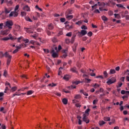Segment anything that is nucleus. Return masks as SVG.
I'll return each mask as SVG.
<instances>
[{
    "mask_svg": "<svg viewBox=\"0 0 129 129\" xmlns=\"http://www.w3.org/2000/svg\"><path fill=\"white\" fill-rule=\"evenodd\" d=\"M0 56L1 57H4L5 56L6 58H8L7 60V65L9 66L10 64H11V61H12V55H10V54L8 52H6L5 54L3 52H0Z\"/></svg>",
    "mask_w": 129,
    "mask_h": 129,
    "instance_id": "nucleus-1",
    "label": "nucleus"
},
{
    "mask_svg": "<svg viewBox=\"0 0 129 129\" xmlns=\"http://www.w3.org/2000/svg\"><path fill=\"white\" fill-rule=\"evenodd\" d=\"M14 22L12 20H8L5 22L6 27H8V29H12V26H13Z\"/></svg>",
    "mask_w": 129,
    "mask_h": 129,
    "instance_id": "nucleus-2",
    "label": "nucleus"
},
{
    "mask_svg": "<svg viewBox=\"0 0 129 129\" xmlns=\"http://www.w3.org/2000/svg\"><path fill=\"white\" fill-rule=\"evenodd\" d=\"M116 82V79L114 77H112L111 79H109L106 83L108 85H110V84H112V83H114Z\"/></svg>",
    "mask_w": 129,
    "mask_h": 129,
    "instance_id": "nucleus-3",
    "label": "nucleus"
},
{
    "mask_svg": "<svg viewBox=\"0 0 129 129\" xmlns=\"http://www.w3.org/2000/svg\"><path fill=\"white\" fill-rule=\"evenodd\" d=\"M19 16V13L17 11H12L9 14V17L11 18V17H14V18H17Z\"/></svg>",
    "mask_w": 129,
    "mask_h": 129,
    "instance_id": "nucleus-4",
    "label": "nucleus"
},
{
    "mask_svg": "<svg viewBox=\"0 0 129 129\" xmlns=\"http://www.w3.org/2000/svg\"><path fill=\"white\" fill-rule=\"evenodd\" d=\"M16 39L17 38H14L13 37H10V38L5 37V38L0 39L1 41H9V40H16Z\"/></svg>",
    "mask_w": 129,
    "mask_h": 129,
    "instance_id": "nucleus-5",
    "label": "nucleus"
},
{
    "mask_svg": "<svg viewBox=\"0 0 129 129\" xmlns=\"http://www.w3.org/2000/svg\"><path fill=\"white\" fill-rule=\"evenodd\" d=\"M83 121H85V122H86V123H89V120L88 119V118H87L86 116H87L86 115V114H84L83 115Z\"/></svg>",
    "mask_w": 129,
    "mask_h": 129,
    "instance_id": "nucleus-6",
    "label": "nucleus"
},
{
    "mask_svg": "<svg viewBox=\"0 0 129 129\" xmlns=\"http://www.w3.org/2000/svg\"><path fill=\"white\" fill-rule=\"evenodd\" d=\"M77 33V32L76 31H74V34H73V36L71 39V43L72 44H73V43H74V42H75V38L76 37Z\"/></svg>",
    "mask_w": 129,
    "mask_h": 129,
    "instance_id": "nucleus-7",
    "label": "nucleus"
},
{
    "mask_svg": "<svg viewBox=\"0 0 129 129\" xmlns=\"http://www.w3.org/2000/svg\"><path fill=\"white\" fill-rule=\"evenodd\" d=\"M10 33V31L9 30H6L4 31H1V34L3 35V36H7Z\"/></svg>",
    "mask_w": 129,
    "mask_h": 129,
    "instance_id": "nucleus-8",
    "label": "nucleus"
},
{
    "mask_svg": "<svg viewBox=\"0 0 129 129\" xmlns=\"http://www.w3.org/2000/svg\"><path fill=\"white\" fill-rule=\"evenodd\" d=\"M24 11H26V12H30L31 10L30 9V7L26 5L23 8Z\"/></svg>",
    "mask_w": 129,
    "mask_h": 129,
    "instance_id": "nucleus-9",
    "label": "nucleus"
},
{
    "mask_svg": "<svg viewBox=\"0 0 129 129\" xmlns=\"http://www.w3.org/2000/svg\"><path fill=\"white\" fill-rule=\"evenodd\" d=\"M72 10H71L70 9H68L67 10V11L66 12V15H71V14H72Z\"/></svg>",
    "mask_w": 129,
    "mask_h": 129,
    "instance_id": "nucleus-10",
    "label": "nucleus"
},
{
    "mask_svg": "<svg viewBox=\"0 0 129 129\" xmlns=\"http://www.w3.org/2000/svg\"><path fill=\"white\" fill-rule=\"evenodd\" d=\"M63 79L64 80H66L67 81H68V80H69V79H70V77L69 76V75H65Z\"/></svg>",
    "mask_w": 129,
    "mask_h": 129,
    "instance_id": "nucleus-11",
    "label": "nucleus"
},
{
    "mask_svg": "<svg viewBox=\"0 0 129 129\" xmlns=\"http://www.w3.org/2000/svg\"><path fill=\"white\" fill-rule=\"evenodd\" d=\"M48 29L49 30H53L54 29V25H53V24L50 23L48 25Z\"/></svg>",
    "mask_w": 129,
    "mask_h": 129,
    "instance_id": "nucleus-12",
    "label": "nucleus"
},
{
    "mask_svg": "<svg viewBox=\"0 0 129 129\" xmlns=\"http://www.w3.org/2000/svg\"><path fill=\"white\" fill-rule=\"evenodd\" d=\"M81 33L83 36H85V35L87 34V31L83 30H81Z\"/></svg>",
    "mask_w": 129,
    "mask_h": 129,
    "instance_id": "nucleus-13",
    "label": "nucleus"
},
{
    "mask_svg": "<svg viewBox=\"0 0 129 129\" xmlns=\"http://www.w3.org/2000/svg\"><path fill=\"white\" fill-rule=\"evenodd\" d=\"M66 19L71 20L73 19V15H66Z\"/></svg>",
    "mask_w": 129,
    "mask_h": 129,
    "instance_id": "nucleus-14",
    "label": "nucleus"
},
{
    "mask_svg": "<svg viewBox=\"0 0 129 129\" xmlns=\"http://www.w3.org/2000/svg\"><path fill=\"white\" fill-rule=\"evenodd\" d=\"M62 103H63V104H67L68 103V100L66 98H63L62 99Z\"/></svg>",
    "mask_w": 129,
    "mask_h": 129,
    "instance_id": "nucleus-15",
    "label": "nucleus"
},
{
    "mask_svg": "<svg viewBox=\"0 0 129 129\" xmlns=\"http://www.w3.org/2000/svg\"><path fill=\"white\" fill-rule=\"evenodd\" d=\"M116 72H115V70L114 69H111L109 71V74L111 75V74H115V73H116Z\"/></svg>",
    "mask_w": 129,
    "mask_h": 129,
    "instance_id": "nucleus-16",
    "label": "nucleus"
},
{
    "mask_svg": "<svg viewBox=\"0 0 129 129\" xmlns=\"http://www.w3.org/2000/svg\"><path fill=\"white\" fill-rule=\"evenodd\" d=\"M89 111H90V109L88 108L85 111V114H86L87 116H88L89 115Z\"/></svg>",
    "mask_w": 129,
    "mask_h": 129,
    "instance_id": "nucleus-17",
    "label": "nucleus"
},
{
    "mask_svg": "<svg viewBox=\"0 0 129 129\" xmlns=\"http://www.w3.org/2000/svg\"><path fill=\"white\" fill-rule=\"evenodd\" d=\"M25 94H26V93H21V94H18V92H16L15 94H14L13 95V97H14V96H16V95H18V96H20V95H25Z\"/></svg>",
    "mask_w": 129,
    "mask_h": 129,
    "instance_id": "nucleus-18",
    "label": "nucleus"
},
{
    "mask_svg": "<svg viewBox=\"0 0 129 129\" xmlns=\"http://www.w3.org/2000/svg\"><path fill=\"white\" fill-rule=\"evenodd\" d=\"M82 23H83V21L82 20H80L76 22V25H78V26H81V25H82Z\"/></svg>",
    "mask_w": 129,
    "mask_h": 129,
    "instance_id": "nucleus-19",
    "label": "nucleus"
},
{
    "mask_svg": "<svg viewBox=\"0 0 129 129\" xmlns=\"http://www.w3.org/2000/svg\"><path fill=\"white\" fill-rule=\"evenodd\" d=\"M75 99H80V98H81V95L79 94L76 95L75 96Z\"/></svg>",
    "mask_w": 129,
    "mask_h": 129,
    "instance_id": "nucleus-20",
    "label": "nucleus"
},
{
    "mask_svg": "<svg viewBox=\"0 0 129 129\" xmlns=\"http://www.w3.org/2000/svg\"><path fill=\"white\" fill-rule=\"evenodd\" d=\"M52 57H53V58H57V57H58V54L56 52H53L52 54Z\"/></svg>",
    "mask_w": 129,
    "mask_h": 129,
    "instance_id": "nucleus-21",
    "label": "nucleus"
},
{
    "mask_svg": "<svg viewBox=\"0 0 129 129\" xmlns=\"http://www.w3.org/2000/svg\"><path fill=\"white\" fill-rule=\"evenodd\" d=\"M75 32H76L77 33L76 34H78V36L79 38H80L81 37H83V35L82 34H81V32H79V31H75Z\"/></svg>",
    "mask_w": 129,
    "mask_h": 129,
    "instance_id": "nucleus-22",
    "label": "nucleus"
},
{
    "mask_svg": "<svg viewBox=\"0 0 129 129\" xmlns=\"http://www.w3.org/2000/svg\"><path fill=\"white\" fill-rule=\"evenodd\" d=\"M104 120H105V121H110V117H104Z\"/></svg>",
    "mask_w": 129,
    "mask_h": 129,
    "instance_id": "nucleus-23",
    "label": "nucleus"
},
{
    "mask_svg": "<svg viewBox=\"0 0 129 129\" xmlns=\"http://www.w3.org/2000/svg\"><path fill=\"white\" fill-rule=\"evenodd\" d=\"M71 71L74 72V73H77V71H76V68H73L71 69Z\"/></svg>",
    "mask_w": 129,
    "mask_h": 129,
    "instance_id": "nucleus-24",
    "label": "nucleus"
},
{
    "mask_svg": "<svg viewBox=\"0 0 129 129\" xmlns=\"http://www.w3.org/2000/svg\"><path fill=\"white\" fill-rule=\"evenodd\" d=\"M72 83H73V85H78V84H79V83H80V82L77 81H73V82H72Z\"/></svg>",
    "mask_w": 129,
    "mask_h": 129,
    "instance_id": "nucleus-25",
    "label": "nucleus"
},
{
    "mask_svg": "<svg viewBox=\"0 0 129 129\" xmlns=\"http://www.w3.org/2000/svg\"><path fill=\"white\" fill-rule=\"evenodd\" d=\"M15 29H16V31H20L21 29V26L19 25H15Z\"/></svg>",
    "mask_w": 129,
    "mask_h": 129,
    "instance_id": "nucleus-26",
    "label": "nucleus"
},
{
    "mask_svg": "<svg viewBox=\"0 0 129 129\" xmlns=\"http://www.w3.org/2000/svg\"><path fill=\"white\" fill-rule=\"evenodd\" d=\"M25 20L27 22H33V21H32V20L30 19V17H25Z\"/></svg>",
    "mask_w": 129,
    "mask_h": 129,
    "instance_id": "nucleus-27",
    "label": "nucleus"
},
{
    "mask_svg": "<svg viewBox=\"0 0 129 129\" xmlns=\"http://www.w3.org/2000/svg\"><path fill=\"white\" fill-rule=\"evenodd\" d=\"M103 75H104V77H105V78H107V77H108V74L107 73V72L104 71L103 72Z\"/></svg>",
    "mask_w": 129,
    "mask_h": 129,
    "instance_id": "nucleus-28",
    "label": "nucleus"
},
{
    "mask_svg": "<svg viewBox=\"0 0 129 129\" xmlns=\"http://www.w3.org/2000/svg\"><path fill=\"white\" fill-rule=\"evenodd\" d=\"M5 13L6 15H7V14H9V13H11V10L7 9V8H5Z\"/></svg>",
    "mask_w": 129,
    "mask_h": 129,
    "instance_id": "nucleus-29",
    "label": "nucleus"
},
{
    "mask_svg": "<svg viewBox=\"0 0 129 129\" xmlns=\"http://www.w3.org/2000/svg\"><path fill=\"white\" fill-rule=\"evenodd\" d=\"M33 93H34V91H32V90H30L27 91V95H31V94H33Z\"/></svg>",
    "mask_w": 129,
    "mask_h": 129,
    "instance_id": "nucleus-30",
    "label": "nucleus"
},
{
    "mask_svg": "<svg viewBox=\"0 0 129 129\" xmlns=\"http://www.w3.org/2000/svg\"><path fill=\"white\" fill-rule=\"evenodd\" d=\"M54 94H55V95H56V96H58V97H61V93H60L59 92H54Z\"/></svg>",
    "mask_w": 129,
    "mask_h": 129,
    "instance_id": "nucleus-31",
    "label": "nucleus"
},
{
    "mask_svg": "<svg viewBox=\"0 0 129 129\" xmlns=\"http://www.w3.org/2000/svg\"><path fill=\"white\" fill-rule=\"evenodd\" d=\"M102 20H103V21H107L108 19L105 16H102Z\"/></svg>",
    "mask_w": 129,
    "mask_h": 129,
    "instance_id": "nucleus-32",
    "label": "nucleus"
},
{
    "mask_svg": "<svg viewBox=\"0 0 129 129\" xmlns=\"http://www.w3.org/2000/svg\"><path fill=\"white\" fill-rule=\"evenodd\" d=\"M17 89H18V88L17 87H14L12 88L11 90L12 92H14V91H16V90H17Z\"/></svg>",
    "mask_w": 129,
    "mask_h": 129,
    "instance_id": "nucleus-33",
    "label": "nucleus"
},
{
    "mask_svg": "<svg viewBox=\"0 0 129 129\" xmlns=\"http://www.w3.org/2000/svg\"><path fill=\"white\" fill-rule=\"evenodd\" d=\"M76 88V86H74L73 85H71V86L68 87V89H73Z\"/></svg>",
    "mask_w": 129,
    "mask_h": 129,
    "instance_id": "nucleus-34",
    "label": "nucleus"
},
{
    "mask_svg": "<svg viewBox=\"0 0 129 129\" xmlns=\"http://www.w3.org/2000/svg\"><path fill=\"white\" fill-rule=\"evenodd\" d=\"M105 122H104L103 120L99 121V125H103V124H105Z\"/></svg>",
    "mask_w": 129,
    "mask_h": 129,
    "instance_id": "nucleus-35",
    "label": "nucleus"
},
{
    "mask_svg": "<svg viewBox=\"0 0 129 129\" xmlns=\"http://www.w3.org/2000/svg\"><path fill=\"white\" fill-rule=\"evenodd\" d=\"M52 41L53 42V43H56L57 41V38L56 37H54L52 40Z\"/></svg>",
    "mask_w": 129,
    "mask_h": 129,
    "instance_id": "nucleus-36",
    "label": "nucleus"
},
{
    "mask_svg": "<svg viewBox=\"0 0 129 129\" xmlns=\"http://www.w3.org/2000/svg\"><path fill=\"white\" fill-rule=\"evenodd\" d=\"M92 35H93V33L91 31L88 33V36H89V37H92Z\"/></svg>",
    "mask_w": 129,
    "mask_h": 129,
    "instance_id": "nucleus-37",
    "label": "nucleus"
},
{
    "mask_svg": "<svg viewBox=\"0 0 129 129\" xmlns=\"http://www.w3.org/2000/svg\"><path fill=\"white\" fill-rule=\"evenodd\" d=\"M19 8H20L19 5H17L15 8L14 11L17 12L19 10Z\"/></svg>",
    "mask_w": 129,
    "mask_h": 129,
    "instance_id": "nucleus-38",
    "label": "nucleus"
},
{
    "mask_svg": "<svg viewBox=\"0 0 129 129\" xmlns=\"http://www.w3.org/2000/svg\"><path fill=\"white\" fill-rule=\"evenodd\" d=\"M108 15H109V16H112L113 15V12L111 11H110L108 12Z\"/></svg>",
    "mask_w": 129,
    "mask_h": 129,
    "instance_id": "nucleus-39",
    "label": "nucleus"
},
{
    "mask_svg": "<svg viewBox=\"0 0 129 129\" xmlns=\"http://www.w3.org/2000/svg\"><path fill=\"white\" fill-rule=\"evenodd\" d=\"M99 10L100 11H106V12H107V11H108V9H103L102 8H99Z\"/></svg>",
    "mask_w": 129,
    "mask_h": 129,
    "instance_id": "nucleus-40",
    "label": "nucleus"
},
{
    "mask_svg": "<svg viewBox=\"0 0 129 129\" xmlns=\"http://www.w3.org/2000/svg\"><path fill=\"white\" fill-rule=\"evenodd\" d=\"M81 29H82V30H87V27H86L85 25H83L81 27Z\"/></svg>",
    "mask_w": 129,
    "mask_h": 129,
    "instance_id": "nucleus-41",
    "label": "nucleus"
},
{
    "mask_svg": "<svg viewBox=\"0 0 129 129\" xmlns=\"http://www.w3.org/2000/svg\"><path fill=\"white\" fill-rule=\"evenodd\" d=\"M60 69H63V68H60L59 69V71H58V75H59V76H60V75H61V74H62V71H61L60 70Z\"/></svg>",
    "mask_w": 129,
    "mask_h": 129,
    "instance_id": "nucleus-42",
    "label": "nucleus"
},
{
    "mask_svg": "<svg viewBox=\"0 0 129 129\" xmlns=\"http://www.w3.org/2000/svg\"><path fill=\"white\" fill-rule=\"evenodd\" d=\"M67 37H71L72 36V32H69L66 34Z\"/></svg>",
    "mask_w": 129,
    "mask_h": 129,
    "instance_id": "nucleus-43",
    "label": "nucleus"
},
{
    "mask_svg": "<svg viewBox=\"0 0 129 129\" xmlns=\"http://www.w3.org/2000/svg\"><path fill=\"white\" fill-rule=\"evenodd\" d=\"M61 35H63V32L62 31H60L58 34H57V36L59 37L60 36H61Z\"/></svg>",
    "mask_w": 129,
    "mask_h": 129,
    "instance_id": "nucleus-44",
    "label": "nucleus"
},
{
    "mask_svg": "<svg viewBox=\"0 0 129 129\" xmlns=\"http://www.w3.org/2000/svg\"><path fill=\"white\" fill-rule=\"evenodd\" d=\"M60 21L61 22V23H64L66 21V19L64 18H61Z\"/></svg>",
    "mask_w": 129,
    "mask_h": 129,
    "instance_id": "nucleus-45",
    "label": "nucleus"
},
{
    "mask_svg": "<svg viewBox=\"0 0 129 129\" xmlns=\"http://www.w3.org/2000/svg\"><path fill=\"white\" fill-rule=\"evenodd\" d=\"M21 15L22 17H24V16H26V15H27V13L25 12H22L21 13Z\"/></svg>",
    "mask_w": 129,
    "mask_h": 129,
    "instance_id": "nucleus-46",
    "label": "nucleus"
},
{
    "mask_svg": "<svg viewBox=\"0 0 129 129\" xmlns=\"http://www.w3.org/2000/svg\"><path fill=\"white\" fill-rule=\"evenodd\" d=\"M22 46H23V44H21V45H20V46H16V49H18V50H19V49L22 48Z\"/></svg>",
    "mask_w": 129,
    "mask_h": 129,
    "instance_id": "nucleus-47",
    "label": "nucleus"
},
{
    "mask_svg": "<svg viewBox=\"0 0 129 129\" xmlns=\"http://www.w3.org/2000/svg\"><path fill=\"white\" fill-rule=\"evenodd\" d=\"M43 51L44 52L46 53V54H48L49 53V49H46L44 48Z\"/></svg>",
    "mask_w": 129,
    "mask_h": 129,
    "instance_id": "nucleus-48",
    "label": "nucleus"
},
{
    "mask_svg": "<svg viewBox=\"0 0 129 129\" xmlns=\"http://www.w3.org/2000/svg\"><path fill=\"white\" fill-rule=\"evenodd\" d=\"M18 52H19V49L16 48L13 51V54H16V53H18Z\"/></svg>",
    "mask_w": 129,
    "mask_h": 129,
    "instance_id": "nucleus-49",
    "label": "nucleus"
},
{
    "mask_svg": "<svg viewBox=\"0 0 129 129\" xmlns=\"http://www.w3.org/2000/svg\"><path fill=\"white\" fill-rule=\"evenodd\" d=\"M91 81V80L89 79H85V82H87V83H89Z\"/></svg>",
    "mask_w": 129,
    "mask_h": 129,
    "instance_id": "nucleus-50",
    "label": "nucleus"
},
{
    "mask_svg": "<svg viewBox=\"0 0 129 129\" xmlns=\"http://www.w3.org/2000/svg\"><path fill=\"white\" fill-rule=\"evenodd\" d=\"M94 13L95 14H100V12L99 11V10H98V9H96L95 11H94Z\"/></svg>",
    "mask_w": 129,
    "mask_h": 129,
    "instance_id": "nucleus-51",
    "label": "nucleus"
},
{
    "mask_svg": "<svg viewBox=\"0 0 129 129\" xmlns=\"http://www.w3.org/2000/svg\"><path fill=\"white\" fill-rule=\"evenodd\" d=\"M116 7L118 8H123V6L121 5V4H117Z\"/></svg>",
    "mask_w": 129,
    "mask_h": 129,
    "instance_id": "nucleus-52",
    "label": "nucleus"
},
{
    "mask_svg": "<svg viewBox=\"0 0 129 129\" xmlns=\"http://www.w3.org/2000/svg\"><path fill=\"white\" fill-rule=\"evenodd\" d=\"M20 77H21L22 78H26L27 79V75H22L20 76Z\"/></svg>",
    "mask_w": 129,
    "mask_h": 129,
    "instance_id": "nucleus-53",
    "label": "nucleus"
},
{
    "mask_svg": "<svg viewBox=\"0 0 129 129\" xmlns=\"http://www.w3.org/2000/svg\"><path fill=\"white\" fill-rule=\"evenodd\" d=\"M67 52H68V49H64L62 50V53L64 54H67Z\"/></svg>",
    "mask_w": 129,
    "mask_h": 129,
    "instance_id": "nucleus-54",
    "label": "nucleus"
},
{
    "mask_svg": "<svg viewBox=\"0 0 129 129\" xmlns=\"http://www.w3.org/2000/svg\"><path fill=\"white\" fill-rule=\"evenodd\" d=\"M66 42L67 44H69L70 43V40L69 39H66Z\"/></svg>",
    "mask_w": 129,
    "mask_h": 129,
    "instance_id": "nucleus-55",
    "label": "nucleus"
},
{
    "mask_svg": "<svg viewBox=\"0 0 129 129\" xmlns=\"http://www.w3.org/2000/svg\"><path fill=\"white\" fill-rule=\"evenodd\" d=\"M86 40H87V37L86 36L83 37L82 38V40L84 41H86Z\"/></svg>",
    "mask_w": 129,
    "mask_h": 129,
    "instance_id": "nucleus-56",
    "label": "nucleus"
},
{
    "mask_svg": "<svg viewBox=\"0 0 129 129\" xmlns=\"http://www.w3.org/2000/svg\"><path fill=\"white\" fill-rule=\"evenodd\" d=\"M91 25H92V28H95V29H96L97 28V26L94 25V24H93V23H92Z\"/></svg>",
    "mask_w": 129,
    "mask_h": 129,
    "instance_id": "nucleus-57",
    "label": "nucleus"
},
{
    "mask_svg": "<svg viewBox=\"0 0 129 129\" xmlns=\"http://www.w3.org/2000/svg\"><path fill=\"white\" fill-rule=\"evenodd\" d=\"M120 69V68L119 67H116L115 68L116 71H119Z\"/></svg>",
    "mask_w": 129,
    "mask_h": 129,
    "instance_id": "nucleus-58",
    "label": "nucleus"
},
{
    "mask_svg": "<svg viewBox=\"0 0 129 129\" xmlns=\"http://www.w3.org/2000/svg\"><path fill=\"white\" fill-rule=\"evenodd\" d=\"M96 78H101V79H103V76H97L96 77Z\"/></svg>",
    "mask_w": 129,
    "mask_h": 129,
    "instance_id": "nucleus-59",
    "label": "nucleus"
},
{
    "mask_svg": "<svg viewBox=\"0 0 129 129\" xmlns=\"http://www.w3.org/2000/svg\"><path fill=\"white\" fill-rule=\"evenodd\" d=\"M122 86V83H118V86H117V87H121Z\"/></svg>",
    "mask_w": 129,
    "mask_h": 129,
    "instance_id": "nucleus-60",
    "label": "nucleus"
},
{
    "mask_svg": "<svg viewBox=\"0 0 129 129\" xmlns=\"http://www.w3.org/2000/svg\"><path fill=\"white\" fill-rule=\"evenodd\" d=\"M98 102V100H94L93 101V104H95V103H96L97 102Z\"/></svg>",
    "mask_w": 129,
    "mask_h": 129,
    "instance_id": "nucleus-61",
    "label": "nucleus"
},
{
    "mask_svg": "<svg viewBox=\"0 0 129 129\" xmlns=\"http://www.w3.org/2000/svg\"><path fill=\"white\" fill-rule=\"evenodd\" d=\"M123 114H124V115H126V114H127V111H126V110L123 111Z\"/></svg>",
    "mask_w": 129,
    "mask_h": 129,
    "instance_id": "nucleus-62",
    "label": "nucleus"
},
{
    "mask_svg": "<svg viewBox=\"0 0 129 129\" xmlns=\"http://www.w3.org/2000/svg\"><path fill=\"white\" fill-rule=\"evenodd\" d=\"M76 106L77 107H81V105H80V104H76Z\"/></svg>",
    "mask_w": 129,
    "mask_h": 129,
    "instance_id": "nucleus-63",
    "label": "nucleus"
},
{
    "mask_svg": "<svg viewBox=\"0 0 129 129\" xmlns=\"http://www.w3.org/2000/svg\"><path fill=\"white\" fill-rule=\"evenodd\" d=\"M2 128H3V129H6V128H7V127H6V125H2Z\"/></svg>",
    "mask_w": 129,
    "mask_h": 129,
    "instance_id": "nucleus-64",
    "label": "nucleus"
}]
</instances>
